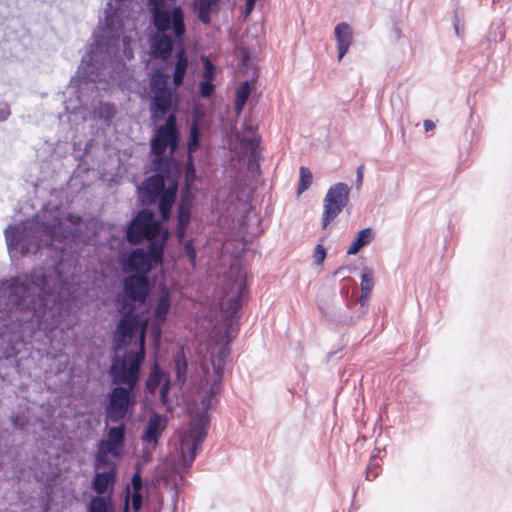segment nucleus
<instances>
[{
  "instance_id": "obj_17",
  "label": "nucleus",
  "mask_w": 512,
  "mask_h": 512,
  "mask_svg": "<svg viewBox=\"0 0 512 512\" xmlns=\"http://www.w3.org/2000/svg\"><path fill=\"white\" fill-rule=\"evenodd\" d=\"M232 330V325L230 324L221 337L222 344L217 347L216 351L212 352L211 363L218 378H222L226 360L230 356L229 346L233 341Z\"/></svg>"
},
{
  "instance_id": "obj_46",
  "label": "nucleus",
  "mask_w": 512,
  "mask_h": 512,
  "mask_svg": "<svg viewBox=\"0 0 512 512\" xmlns=\"http://www.w3.org/2000/svg\"><path fill=\"white\" fill-rule=\"evenodd\" d=\"M364 165H360L358 168H357V172H356V188L357 189H360V187L362 186V183H363V177H364Z\"/></svg>"
},
{
  "instance_id": "obj_51",
  "label": "nucleus",
  "mask_w": 512,
  "mask_h": 512,
  "mask_svg": "<svg viewBox=\"0 0 512 512\" xmlns=\"http://www.w3.org/2000/svg\"><path fill=\"white\" fill-rule=\"evenodd\" d=\"M255 6V2H249V0H246V10L247 12H251Z\"/></svg>"
},
{
  "instance_id": "obj_3",
  "label": "nucleus",
  "mask_w": 512,
  "mask_h": 512,
  "mask_svg": "<svg viewBox=\"0 0 512 512\" xmlns=\"http://www.w3.org/2000/svg\"><path fill=\"white\" fill-rule=\"evenodd\" d=\"M153 32L148 43L150 56L155 60L167 63L175 51L173 84L179 88L185 79L188 69V56L184 47L187 32L185 11L181 5L149 12Z\"/></svg>"
},
{
  "instance_id": "obj_30",
  "label": "nucleus",
  "mask_w": 512,
  "mask_h": 512,
  "mask_svg": "<svg viewBox=\"0 0 512 512\" xmlns=\"http://www.w3.org/2000/svg\"><path fill=\"white\" fill-rule=\"evenodd\" d=\"M97 449L114 457H118L122 454L123 449L118 445L110 441L109 439H101L98 443Z\"/></svg>"
},
{
  "instance_id": "obj_19",
  "label": "nucleus",
  "mask_w": 512,
  "mask_h": 512,
  "mask_svg": "<svg viewBox=\"0 0 512 512\" xmlns=\"http://www.w3.org/2000/svg\"><path fill=\"white\" fill-rule=\"evenodd\" d=\"M338 48V60L340 61L349 50L352 43V29L349 24L341 22L334 29Z\"/></svg>"
},
{
  "instance_id": "obj_43",
  "label": "nucleus",
  "mask_w": 512,
  "mask_h": 512,
  "mask_svg": "<svg viewBox=\"0 0 512 512\" xmlns=\"http://www.w3.org/2000/svg\"><path fill=\"white\" fill-rule=\"evenodd\" d=\"M325 257H326V250L325 248L321 245V244H318L315 248V251H314V261L317 265H321L324 260H325Z\"/></svg>"
},
{
  "instance_id": "obj_5",
  "label": "nucleus",
  "mask_w": 512,
  "mask_h": 512,
  "mask_svg": "<svg viewBox=\"0 0 512 512\" xmlns=\"http://www.w3.org/2000/svg\"><path fill=\"white\" fill-rule=\"evenodd\" d=\"M146 332L147 322L140 333L137 349H124L122 355L112 358L109 376L114 385L137 387L140 381L141 367L146 357Z\"/></svg>"
},
{
  "instance_id": "obj_11",
  "label": "nucleus",
  "mask_w": 512,
  "mask_h": 512,
  "mask_svg": "<svg viewBox=\"0 0 512 512\" xmlns=\"http://www.w3.org/2000/svg\"><path fill=\"white\" fill-rule=\"evenodd\" d=\"M168 80L169 75L160 70L155 71L150 78L149 87L152 94L150 111L155 122L163 120L175 105L174 92L169 87Z\"/></svg>"
},
{
  "instance_id": "obj_37",
  "label": "nucleus",
  "mask_w": 512,
  "mask_h": 512,
  "mask_svg": "<svg viewBox=\"0 0 512 512\" xmlns=\"http://www.w3.org/2000/svg\"><path fill=\"white\" fill-rule=\"evenodd\" d=\"M171 389L170 377H167L160 389V401L164 406H169V392Z\"/></svg>"
},
{
  "instance_id": "obj_6",
  "label": "nucleus",
  "mask_w": 512,
  "mask_h": 512,
  "mask_svg": "<svg viewBox=\"0 0 512 512\" xmlns=\"http://www.w3.org/2000/svg\"><path fill=\"white\" fill-rule=\"evenodd\" d=\"M162 218L156 219L154 211L143 208L131 219L125 229V238L132 245L142 244L145 240L163 242L166 247L169 239V231L164 226Z\"/></svg>"
},
{
  "instance_id": "obj_50",
  "label": "nucleus",
  "mask_w": 512,
  "mask_h": 512,
  "mask_svg": "<svg viewBox=\"0 0 512 512\" xmlns=\"http://www.w3.org/2000/svg\"><path fill=\"white\" fill-rule=\"evenodd\" d=\"M434 128H435V124H434V122H433V121H431V120H425V121H424V129H425L426 131H431V130H433Z\"/></svg>"
},
{
  "instance_id": "obj_2",
  "label": "nucleus",
  "mask_w": 512,
  "mask_h": 512,
  "mask_svg": "<svg viewBox=\"0 0 512 512\" xmlns=\"http://www.w3.org/2000/svg\"><path fill=\"white\" fill-rule=\"evenodd\" d=\"M131 0H109L105 9L106 27L102 39L98 40L91 51L82 59L79 67L81 80L79 92L85 89L108 91L114 85L120 86L128 76L123 53L129 57L126 37L121 38L124 24L125 9Z\"/></svg>"
},
{
  "instance_id": "obj_32",
  "label": "nucleus",
  "mask_w": 512,
  "mask_h": 512,
  "mask_svg": "<svg viewBox=\"0 0 512 512\" xmlns=\"http://www.w3.org/2000/svg\"><path fill=\"white\" fill-rule=\"evenodd\" d=\"M221 379L222 378H218L216 375V378L210 387L209 394L206 395L201 401L203 409L208 410L212 407V399L219 392Z\"/></svg>"
},
{
  "instance_id": "obj_33",
  "label": "nucleus",
  "mask_w": 512,
  "mask_h": 512,
  "mask_svg": "<svg viewBox=\"0 0 512 512\" xmlns=\"http://www.w3.org/2000/svg\"><path fill=\"white\" fill-rule=\"evenodd\" d=\"M190 220V207L185 202H181L177 211V225L189 226Z\"/></svg>"
},
{
  "instance_id": "obj_44",
  "label": "nucleus",
  "mask_w": 512,
  "mask_h": 512,
  "mask_svg": "<svg viewBox=\"0 0 512 512\" xmlns=\"http://www.w3.org/2000/svg\"><path fill=\"white\" fill-rule=\"evenodd\" d=\"M142 493L141 490H133L132 493V506L135 511H139L142 507Z\"/></svg>"
},
{
  "instance_id": "obj_49",
  "label": "nucleus",
  "mask_w": 512,
  "mask_h": 512,
  "mask_svg": "<svg viewBox=\"0 0 512 512\" xmlns=\"http://www.w3.org/2000/svg\"><path fill=\"white\" fill-rule=\"evenodd\" d=\"M454 29L457 36H460V20L457 15L454 17Z\"/></svg>"
},
{
  "instance_id": "obj_53",
  "label": "nucleus",
  "mask_w": 512,
  "mask_h": 512,
  "mask_svg": "<svg viewBox=\"0 0 512 512\" xmlns=\"http://www.w3.org/2000/svg\"><path fill=\"white\" fill-rule=\"evenodd\" d=\"M348 269L347 267L345 266H342V267H339L335 272H334V276H337V275H341L343 274V272Z\"/></svg>"
},
{
  "instance_id": "obj_28",
  "label": "nucleus",
  "mask_w": 512,
  "mask_h": 512,
  "mask_svg": "<svg viewBox=\"0 0 512 512\" xmlns=\"http://www.w3.org/2000/svg\"><path fill=\"white\" fill-rule=\"evenodd\" d=\"M374 286L373 282V270L365 267L362 271L361 275V290L362 295L360 298L361 305L363 306L366 299L368 298L372 288Z\"/></svg>"
},
{
  "instance_id": "obj_24",
  "label": "nucleus",
  "mask_w": 512,
  "mask_h": 512,
  "mask_svg": "<svg viewBox=\"0 0 512 512\" xmlns=\"http://www.w3.org/2000/svg\"><path fill=\"white\" fill-rule=\"evenodd\" d=\"M171 306L170 295L164 287L153 311V317L160 321H166Z\"/></svg>"
},
{
  "instance_id": "obj_38",
  "label": "nucleus",
  "mask_w": 512,
  "mask_h": 512,
  "mask_svg": "<svg viewBox=\"0 0 512 512\" xmlns=\"http://www.w3.org/2000/svg\"><path fill=\"white\" fill-rule=\"evenodd\" d=\"M184 251H185V254H186L189 262L193 266H195L197 253H196V250L194 247L193 239H190V240H187L186 242H184Z\"/></svg>"
},
{
  "instance_id": "obj_25",
  "label": "nucleus",
  "mask_w": 512,
  "mask_h": 512,
  "mask_svg": "<svg viewBox=\"0 0 512 512\" xmlns=\"http://www.w3.org/2000/svg\"><path fill=\"white\" fill-rule=\"evenodd\" d=\"M169 377L167 373H165L157 363L154 364V366L151 369V372L146 380V389L149 393L154 394L159 387V385L164 381L165 379Z\"/></svg>"
},
{
  "instance_id": "obj_48",
  "label": "nucleus",
  "mask_w": 512,
  "mask_h": 512,
  "mask_svg": "<svg viewBox=\"0 0 512 512\" xmlns=\"http://www.w3.org/2000/svg\"><path fill=\"white\" fill-rule=\"evenodd\" d=\"M378 468H371V467H368L367 471H366V479L371 481V480H374L377 476H378Z\"/></svg>"
},
{
  "instance_id": "obj_34",
  "label": "nucleus",
  "mask_w": 512,
  "mask_h": 512,
  "mask_svg": "<svg viewBox=\"0 0 512 512\" xmlns=\"http://www.w3.org/2000/svg\"><path fill=\"white\" fill-rule=\"evenodd\" d=\"M108 466H110L109 455L97 449L94 458V468L100 470Z\"/></svg>"
},
{
  "instance_id": "obj_13",
  "label": "nucleus",
  "mask_w": 512,
  "mask_h": 512,
  "mask_svg": "<svg viewBox=\"0 0 512 512\" xmlns=\"http://www.w3.org/2000/svg\"><path fill=\"white\" fill-rule=\"evenodd\" d=\"M117 311L120 319L114 331L113 345L115 350L121 351L127 349L134 338L139 339L145 323L149 324V318H143L137 310L117 308Z\"/></svg>"
},
{
  "instance_id": "obj_36",
  "label": "nucleus",
  "mask_w": 512,
  "mask_h": 512,
  "mask_svg": "<svg viewBox=\"0 0 512 512\" xmlns=\"http://www.w3.org/2000/svg\"><path fill=\"white\" fill-rule=\"evenodd\" d=\"M173 1L174 0H147V9L149 12H152L171 8L172 6H169L168 3Z\"/></svg>"
},
{
  "instance_id": "obj_23",
  "label": "nucleus",
  "mask_w": 512,
  "mask_h": 512,
  "mask_svg": "<svg viewBox=\"0 0 512 512\" xmlns=\"http://www.w3.org/2000/svg\"><path fill=\"white\" fill-rule=\"evenodd\" d=\"M94 116L102 120L106 125H110L116 116L117 109L113 103L100 102L98 106L94 107Z\"/></svg>"
},
{
  "instance_id": "obj_20",
  "label": "nucleus",
  "mask_w": 512,
  "mask_h": 512,
  "mask_svg": "<svg viewBox=\"0 0 512 512\" xmlns=\"http://www.w3.org/2000/svg\"><path fill=\"white\" fill-rule=\"evenodd\" d=\"M201 118L202 113L199 109H195L193 112L192 123L189 129V137L187 142V150L189 157L191 154L195 152L200 147V138H201Z\"/></svg>"
},
{
  "instance_id": "obj_41",
  "label": "nucleus",
  "mask_w": 512,
  "mask_h": 512,
  "mask_svg": "<svg viewBox=\"0 0 512 512\" xmlns=\"http://www.w3.org/2000/svg\"><path fill=\"white\" fill-rule=\"evenodd\" d=\"M131 484H132L133 490H142V476H141L140 463L136 464V471L132 475Z\"/></svg>"
},
{
  "instance_id": "obj_52",
  "label": "nucleus",
  "mask_w": 512,
  "mask_h": 512,
  "mask_svg": "<svg viewBox=\"0 0 512 512\" xmlns=\"http://www.w3.org/2000/svg\"><path fill=\"white\" fill-rule=\"evenodd\" d=\"M246 142L252 150H254L257 146V143L254 139H247Z\"/></svg>"
},
{
  "instance_id": "obj_10",
  "label": "nucleus",
  "mask_w": 512,
  "mask_h": 512,
  "mask_svg": "<svg viewBox=\"0 0 512 512\" xmlns=\"http://www.w3.org/2000/svg\"><path fill=\"white\" fill-rule=\"evenodd\" d=\"M149 276L130 274L123 279L122 290L115 297L116 308L137 310L146 304L151 294Z\"/></svg>"
},
{
  "instance_id": "obj_42",
  "label": "nucleus",
  "mask_w": 512,
  "mask_h": 512,
  "mask_svg": "<svg viewBox=\"0 0 512 512\" xmlns=\"http://www.w3.org/2000/svg\"><path fill=\"white\" fill-rule=\"evenodd\" d=\"M165 321H160L159 319L154 318L151 324V335L158 340L162 334V326Z\"/></svg>"
},
{
  "instance_id": "obj_12",
  "label": "nucleus",
  "mask_w": 512,
  "mask_h": 512,
  "mask_svg": "<svg viewBox=\"0 0 512 512\" xmlns=\"http://www.w3.org/2000/svg\"><path fill=\"white\" fill-rule=\"evenodd\" d=\"M117 480V470L112 466L107 471L95 472L91 488L96 493L91 497L86 512H114L111 494Z\"/></svg>"
},
{
  "instance_id": "obj_35",
  "label": "nucleus",
  "mask_w": 512,
  "mask_h": 512,
  "mask_svg": "<svg viewBox=\"0 0 512 512\" xmlns=\"http://www.w3.org/2000/svg\"><path fill=\"white\" fill-rule=\"evenodd\" d=\"M215 91V85L212 80H203L199 83V94L203 98L210 97Z\"/></svg>"
},
{
  "instance_id": "obj_27",
  "label": "nucleus",
  "mask_w": 512,
  "mask_h": 512,
  "mask_svg": "<svg viewBox=\"0 0 512 512\" xmlns=\"http://www.w3.org/2000/svg\"><path fill=\"white\" fill-rule=\"evenodd\" d=\"M251 93V82L244 81L242 82L236 89V99H235V110L237 113H240Z\"/></svg>"
},
{
  "instance_id": "obj_7",
  "label": "nucleus",
  "mask_w": 512,
  "mask_h": 512,
  "mask_svg": "<svg viewBox=\"0 0 512 512\" xmlns=\"http://www.w3.org/2000/svg\"><path fill=\"white\" fill-rule=\"evenodd\" d=\"M163 242L151 241L146 248H134L119 256V265L123 272L147 275L164 262Z\"/></svg>"
},
{
  "instance_id": "obj_1",
  "label": "nucleus",
  "mask_w": 512,
  "mask_h": 512,
  "mask_svg": "<svg viewBox=\"0 0 512 512\" xmlns=\"http://www.w3.org/2000/svg\"><path fill=\"white\" fill-rule=\"evenodd\" d=\"M81 220L73 214H68L64 220L58 216H53L51 221L36 217L5 229L11 259L39 253L50 260L29 274L0 281L1 357L16 356L20 345L37 332H52L64 320L66 302L72 293V284L63 272L65 242L76 236Z\"/></svg>"
},
{
  "instance_id": "obj_15",
  "label": "nucleus",
  "mask_w": 512,
  "mask_h": 512,
  "mask_svg": "<svg viewBox=\"0 0 512 512\" xmlns=\"http://www.w3.org/2000/svg\"><path fill=\"white\" fill-rule=\"evenodd\" d=\"M350 188L347 184L339 182L331 186L324 198V212L322 226L325 229L333 221L349 202Z\"/></svg>"
},
{
  "instance_id": "obj_18",
  "label": "nucleus",
  "mask_w": 512,
  "mask_h": 512,
  "mask_svg": "<svg viewBox=\"0 0 512 512\" xmlns=\"http://www.w3.org/2000/svg\"><path fill=\"white\" fill-rule=\"evenodd\" d=\"M166 428V419L158 414L152 413L144 428L141 440L143 443L151 446L154 449L158 445L159 438Z\"/></svg>"
},
{
  "instance_id": "obj_9",
  "label": "nucleus",
  "mask_w": 512,
  "mask_h": 512,
  "mask_svg": "<svg viewBox=\"0 0 512 512\" xmlns=\"http://www.w3.org/2000/svg\"><path fill=\"white\" fill-rule=\"evenodd\" d=\"M136 388L131 386L115 385L105 397L106 422L119 423L132 416L137 403Z\"/></svg>"
},
{
  "instance_id": "obj_39",
  "label": "nucleus",
  "mask_w": 512,
  "mask_h": 512,
  "mask_svg": "<svg viewBox=\"0 0 512 512\" xmlns=\"http://www.w3.org/2000/svg\"><path fill=\"white\" fill-rule=\"evenodd\" d=\"M204 71L203 77L205 80H213L215 77L216 68L215 65L208 59L205 58L203 61Z\"/></svg>"
},
{
  "instance_id": "obj_55",
  "label": "nucleus",
  "mask_w": 512,
  "mask_h": 512,
  "mask_svg": "<svg viewBox=\"0 0 512 512\" xmlns=\"http://www.w3.org/2000/svg\"><path fill=\"white\" fill-rule=\"evenodd\" d=\"M249 2H256V0H249Z\"/></svg>"
},
{
  "instance_id": "obj_40",
  "label": "nucleus",
  "mask_w": 512,
  "mask_h": 512,
  "mask_svg": "<svg viewBox=\"0 0 512 512\" xmlns=\"http://www.w3.org/2000/svg\"><path fill=\"white\" fill-rule=\"evenodd\" d=\"M27 422H28V420L24 414L18 413L11 417L12 426L16 430L23 431L27 425Z\"/></svg>"
},
{
  "instance_id": "obj_16",
  "label": "nucleus",
  "mask_w": 512,
  "mask_h": 512,
  "mask_svg": "<svg viewBox=\"0 0 512 512\" xmlns=\"http://www.w3.org/2000/svg\"><path fill=\"white\" fill-rule=\"evenodd\" d=\"M247 292L248 290L245 277L241 272H238L233 284L230 287V290L226 293V309L230 312L231 318L237 316V313L242 307L243 299L247 295Z\"/></svg>"
},
{
  "instance_id": "obj_26",
  "label": "nucleus",
  "mask_w": 512,
  "mask_h": 512,
  "mask_svg": "<svg viewBox=\"0 0 512 512\" xmlns=\"http://www.w3.org/2000/svg\"><path fill=\"white\" fill-rule=\"evenodd\" d=\"M175 373L177 380L184 384L187 379L188 362L183 348H180L174 356Z\"/></svg>"
},
{
  "instance_id": "obj_14",
  "label": "nucleus",
  "mask_w": 512,
  "mask_h": 512,
  "mask_svg": "<svg viewBox=\"0 0 512 512\" xmlns=\"http://www.w3.org/2000/svg\"><path fill=\"white\" fill-rule=\"evenodd\" d=\"M210 423L206 412L198 414L192 423L189 434L182 440V461L185 468L191 467L207 436Z\"/></svg>"
},
{
  "instance_id": "obj_4",
  "label": "nucleus",
  "mask_w": 512,
  "mask_h": 512,
  "mask_svg": "<svg viewBox=\"0 0 512 512\" xmlns=\"http://www.w3.org/2000/svg\"><path fill=\"white\" fill-rule=\"evenodd\" d=\"M179 128L175 114H169L163 125H160L150 141L153 155L151 168L153 175L164 182H174L180 174L177 161L173 157L179 146Z\"/></svg>"
},
{
  "instance_id": "obj_22",
  "label": "nucleus",
  "mask_w": 512,
  "mask_h": 512,
  "mask_svg": "<svg viewBox=\"0 0 512 512\" xmlns=\"http://www.w3.org/2000/svg\"><path fill=\"white\" fill-rule=\"evenodd\" d=\"M217 6L218 1L216 0H195V10L198 18L205 25L211 23V12Z\"/></svg>"
},
{
  "instance_id": "obj_54",
  "label": "nucleus",
  "mask_w": 512,
  "mask_h": 512,
  "mask_svg": "<svg viewBox=\"0 0 512 512\" xmlns=\"http://www.w3.org/2000/svg\"><path fill=\"white\" fill-rule=\"evenodd\" d=\"M152 457L151 453L149 451H146L145 454H144V459L146 461L150 460Z\"/></svg>"
},
{
  "instance_id": "obj_47",
  "label": "nucleus",
  "mask_w": 512,
  "mask_h": 512,
  "mask_svg": "<svg viewBox=\"0 0 512 512\" xmlns=\"http://www.w3.org/2000/svg\"><path fill=\"white\" fill-rule=\"evenodd\" d=\"M10 116V109L7 104L0 105V122L5 121Z\"/></svg>"
},
{
  "instance_id": "obj_21",
  "label": "nucleus",
  "mask_w": 512,
  "mask_h": 512,
  "mask_svg": "<svg viewBox=\"0 0 512 512\" xmlns=\"http://www.w3.org/2000/svg\"><path fill=\"white\" fill-rule=\"evenodd\" d=\"M373 236V230L371 228L360 230L348 248L347 254H357L363 247L367 246L373 240Z\"/></svg>"
},
{
  "instance_id": "obj_45",
  "label": "nucleus",
  "mask_w": 512,
  "mask_h": 512,
  "mask_svg": "<svg viewBox=\"0 0 512 512\" xmlns=\"http://www.w3.org/2000/svg\"><path fill=\"white\" fill-rule=\"evenodd\" d=\"M187 228H188V226L177 225L176 236H177L179 243L186 242L185 239H186Z\"/></svg>"
},
{
  "instance_id": "obj_29",
  "label": "nucleus",
  "mask_w": 512,
  "mask_h": 512,
  "mask_svg": "<svg viewBox=\"0 0 512 512\" xmlns=\"http://www.w3.org/2000/svg\"><path fill=\"white\" fill-rule=\"evenodd\" d=\"M126 436V425L120 423L117 426L110 427L107 432V439L124 449Z\"/></svg>"
},
{
  "instance_id": "obj_31",
  "label": "nucleus",
  "mask_w": 512,
  "mask_h": 512,
  "mask_svg": "<svg viewBox=\"0 0 512 512\" xmlns=\"http://www.w3.org/2000/svg\"><path fill=\"white\" fill-rule=\"evenodd\" d=\"M313 175L307 167H300V180L297 188V194L300 195L306 191L312 183Z\"/></svg>"
},
{
  "instance_id": "obj_8",
  "label": "nucleus",
  "mask_w": 512,
  "mask_h": 512,
  "mask_svg": "<svg viewBox=\"0 0 512 512\" xmlns=\"http://www.w3.org/2000/svg\"><path fill=\"white\" fill-rule=\"evenodd\" d=\"M177 186L159 180L158 175L147 177L138 187V197L141 204L150 207L158 204V211L163 221H168L176 199Z\"/></svg>"
}]
</instances>
